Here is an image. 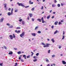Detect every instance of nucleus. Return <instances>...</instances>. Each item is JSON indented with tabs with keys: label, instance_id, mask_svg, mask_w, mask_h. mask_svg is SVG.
<instances>
[{
	"label": "nucleus",
	"instance_id": "nucleus-29",
	"mask_svg": "<svg viewBox=\"0 0 66 66\" xmlns=\"http://www.w3.org/2000/svg\"><path fill=\"white\" fill-rule=\"evenodd\" d=\"M36 56H38V55H39V53H37L36 54Z\"/></svg>",
	"mask_w": 66,
	"mask_h": 66
},
{
	"label": "nucleus",
	"instance_id": "nucleus-49",
	"mask_svg": "<svg viewBox=\"0 0 66 66\" xmlns=\"http://www.w3.org/2000/svg\"><path fill=\"white\" fill-rule=\"evenodd\" d=\"M25 7L26 8H27V7H29V6H26Z\"/></svg>",
	"mask_w": 66,
	"mask_h": 66
},
{
	"label": "nucleus",
	"instance_id": "nucleus-31",
	"mask_svg": "<svg viewBox=\"0 0 66 66\" xmlns=\"http://www.w3.org/2000/svg\"><path fill=\"white\" fill-rule=\"evenodd\" d=\"M13 28V26L12 25L11 26H10L9 27V28Z\"/></svg>",
	"mask_w": 66,
	"mask_h": 66
},
{
	"label": "nucleus",
	"instance_id": "nucleus-48",
	"mask_svg": "<svg viewBox=\"0 0 66 66\" xmlns=\"http://www.w3.org/2000/svg\"><path fill=\"white\" fill-rule=\"evenodd\" d=\"M59 49H61V46H59Z\"/></svg>",
	"mask_w": 66,
	"mask_h": 66
},
{
	"label": "nucleus",
	"instance_id": "nucleus-26",
	"mask_svg": "<svg viewBox=\"0 0 66 66\" xmlns=\"http://www.w3.org/2000/svg\"><path fill=\"white\" fill-rule=\"evenodd\" d=\"M55 6H56V5H52V7H55Z\"/></svg>",
	"mask_w": 66,
	"mask_h": 66
},
{
	"label": "nucleus",
	"instance_id": "nucleus-23",
	"mask_svg": "<svg viewBox=\"0 0 66 66\" xmlns=\"http://www.w3.org/2000/svg\"><path fill=\"white\" fill-rule=\"evenodd\" d=\"M42 45L43 46H45V44L44 43H42Z\"/></svg>",
	"mask_w": 66,
	"mask_h": 66
},
{
	"label": "nucleus",
	"instance_id": "nucleus-28",
	"mask_svg": "<svg viewBox=\"0 0 66 66\" xmlns=\"http://www.w3.org/2000/svg\"><path fill=\"white\" fill-rule=\"evenodd\" d=\"M31 53H32V54L31 55V56H33V54H34V53L32 52H31Z\"/></svg>",
	"mask_w": 66,
	"mask_h": 66
},
{
	"label": "nucleus",
	"instance_id": "nucleus-32",
	"mask_svg": "<svg viewBox=\"0 0 66 66\" xmlns=\"http://www.w3.org/2000/svg\"><path fill=\"white\" fill-rule=\"evenodd\" d=\"M58 24H59V25H60V24H62V23H61V22H59Z\"/></svg>",
	"mask_w": 66,
	"mask_h": 66
},
{
	"label": "nucleus",
	"instance_id": "nucleus-52",
	"mask_svg": "<svg viewBox=\"0 0 66 66\" xmlns=\"http://www.w3.org/2000/svg\"><path fill=\"white\" fill-rule=\"evenodd\" d=\"M11 8H9L8 9V10L9 11H11Z\"/></svg>",
	"mask_w": 66,
	"mask_h": 66
},
{
	"label": "nucleus",
	"instance_id": "nucleus-63",
	"mask_svg": "<svg viewBox=\"0 0 66 66\" xmlns=\"http://www.w3.org/2000/svg\"><path fill=\"white\" fill-rule=\"evenodd\" d=\"M17 64H18L17 63H15V65H17Z\"/></svg>",
	"mask_w": 66,
	"mask_h": 66
},
{
	"label": "nucleus",
	"instance_id": "nucleus-56",
	"mask_svg": "<svg viewBox=\"0 0 66 66\" xmlns=\"http://www.w3.org/2000/svg\"><path fill=\"white\" fill-rule=\"evenodd\" d=\"M46 45H50V44H46Z\"/></svg>",
	"mask_w": 66,
	"mask_h": 66
},
{
	"label": "nucleus",
	"instance_id": "nucleus-22",
	"mask_svg": "<svg viewBox=\"0 0 66 66\" xmlns=\"http://www.w3.org/2000/svg\"><path fill=\"white\" fill-rule=\"evenodd\" d=\"M57 6L59 7H60V6H61V5H60V4H58L57 5Z\"/></svg>",
	"mask_w": 66,
	"mask_h": 66
},
{
	"label": "nucleus",
	"instance_id": "nucleus-6",
	"mask_svg": "<svg viewBox=\"0 0 66 66\" xmlns=\"http://www.w3.org/2000/svg\"><path fill=\"white\" fill-rule=\"evenodd\" d=\"M15 32H16V33H19L20 32V30H18V31H17V30H16L15 31Z\"/></svg>",
	"mask_w": 66,
	"mask_h": 66
},
{
	"label": "nucleus",
	"instance_id": "nucleus-36",
	"mask_svg": "<svg viewBox=\"0 0 66 66\" xmlns=\"http://www.w3.org/2000/svg\"><path fill=\"white\" fill-rule=\"evenodd\" d=\"M6 24L7 26H10V24L9 23H7Z\"/></svg>",
	"mask_w": 66,
	"mask_h": 66
},
{
	"label": "nucleus",
	"instance_id": "nucleus-38",
	"mask_svg": "<svg viewBox=\"0 0 66 66\" xmlns=\"http://www.w3.org/2000/svg\"><path fill=\"white\" fill-rule=\"evenodd\" d=\"M34 8H32L31 9V11H34Z\"/></svg>",
	"mask_w": 66,
	"mask_h": 66
},
{
	"label": "nucleus",
	"instance_id": "nucleus-53",
	"mask_svg": "<svg viewBox=\"0 0 66 66\" xmlns=\"http://www.w3.org/2000/svg\"><path fill=\"white\" fill-rule=\"evenodd\" d=\"M21 62H23V59H21Z\"/></svg>",
	"mask_w": 66,
	"mask_h": 66
},
{
	"label": "nucleus",
	"instance_id": "nucleus-21",
	"mask_svg": "<svg viewBox=\"0 0 66 66\" xmlns=\"http://www.w3.org/2000/svg\"><path fill=\"white\" fill-rule=\"evenodd\" d=\"M4 5L5 6L4 7H6V5H7V4L6 3H5Z\"/></svg>",
	"mask_w": 66,
	"mask_h": 66
},
{
	"label": "nucleus",
	"instance_id": "nucleus-45",
	"mask_svg": "<svg viewBox=\"0 0 66 66\" xmlns=\"http://www.w3.org/2000/svg\"><path fill=\"white\" fill-rule=\"evenodd\" d=\"M54 3H56V2H57V1H56V0H55L54 1Z\"/></svg>",
	"mask_w": 66,
	"mask_h": 66
},
{
	"label": "nucleus",
	"instance_id": "nucleus-17",
	"mask_svg": "<svg viewBox=\"0 0 66 66\" xmlns=\"http://www.w3.org/2000/svg\"><path fill=\"white\" fill-rule=\"evenodd\" d=\"M51 40L52 41V42H53V43H54V38H53Z\"/></svg>",
	"mask_w": 66,
	"mask_h": 66
},
{
	"label": "nucleus",
	"instance_id": "nucleus-2",
	"mask_svg": "<svg viewBox=\"0 0 66 66\" xmlns=\"http://www.w3.org/2000/svg\"><path fill=\"white\" fill-rule=\"evenodd\" d=\"M17 4H18V5L19 6H20L21 5V6H22L23 7H25V6L24 5L22 4L21 3H17Z\"/></svg>",
	"mask_w": 66,
	"mask_h": 66
},
{
	"label": "nucleus",
	"instance_id": "nucleus-34",
	"mask_svg": "<svg viewBox=\"0 0 66 66\" xmlns=\"http://www.w3.org/2000/svg\"><path fill=\"white\" fill-rule=\"evenodd\" d=\"M65 38V36H63V38L62 39H64Z\"/></svg>",
	"mask_w": 66,
	"mask_h": 66
},
{
	"label": "nucleus",
	"instance_id": "nucleus-62",
	"mask_svg": "<svg viewBox=\"0 0 66 66\" xmlns=\"http://www.w3.org/2000/svg\"><path fill=\"white\" fill-rule=\"evenodd\" d=\"M35 57H36V56H34V59H35Z\"/></svg>",
	"mask_w": 66,
	"mask_h": 66
},
{
	"label": "nucleus",
	"instance_id": "nucleus-9",
	"mask_svg": "<svg viewBox=\"0 0 66 66\" xmlns=\"http://www.w3.org/2000/svg\"><path fill=\"white\" fill-rule=\"evenodd\" d=\"M62 64H66V62L64 61H62Z\"/></svg>",
	"mask_w": 66,
	"mask_h": 66
},
{
	"label": "nucleus",
	"instance_id": "nucleus-55",
	"mask_svg": "<svg viewBox=\"0 0 66 66\" xmlns=\"http://www.w3.org/2000/svg\"><path fill=\"white\" fill-rule=\"evenodd\" d=\"M43 17H42V19H42V21L43 20H44V19H43Z\"/></svg>",
	"mask_w": 66,
	"mask_h": 66
},
{
	"label": "nucleus",
	"instance_id": "nucleus-27",
	"mask_svg": "<svg viewBox=\"0 0 66 66\" xmlns=\"http://www.w3.org/2000/svg\"><path fill=\"white\" fill-rule=\"evenodd\" d=\"M52 57H54L55 56V55H52Z\"/></svg>",
	"mask_w": 66,
	"mask_h": 66
},
{
	"label": "nucleus",
	"instance_id": "nucleus-54",
	"mask_svg": "<svg viewBox=\"0 0 66 66\" xmlns=\"http://www.w3.org/2000/svg\"><path fill=\"white\" fill-rule=\"evenodd\" d=\"M53 65L54 66H55V63H53Z\"/></svg>",
	"mask_w": 66,
	"mask_h": 66
},
{
	"label": "nucleus",
	"instance_id": "nucleus-14",
	"mask_svg": "<svg viewBox=\"0 0 66 66\" xmlns=\"http://www.w3.org/2000/svg\"><path fill=\"white\" fill-rule=\"evenodd\" d=\"M22 24H23V25H24L25 24V22L24 21H22Z\"/></svg>",
	"mask_w": 66,
	"mask_h": 66
},
{
	"label": "nucleus",
	"instance_id": "nucleus-58",
	"mask_svg": "<svg viewBox=\"0 0 66 66\" xmlns=\"http://www.w3.org/2000/svg\"><path fill=\"white\" fill-rule=\"evenodd\" d=\"M14 50H17V48H14Z\"/></svg>",
	"mask_w": 66,
	"mask_h": 66
},
{
	"label": "nucleus",
	"instance_id": "nucleus-5",
	"mask_svg": "<svg viewBox=\"0 0 66 66\" xmlns=\"http://www.w3.org/2000/svg\"><path fill=\"white\" fill-rule=\"evenodd\" d=\"M59 32L57 30H56L54 32V34H56L57 33H59Z\"/></svg>",
	"mask_w": 66,
	"mask_h": 66
},
{
	"label": "nucleus",
	"instance_id": "nucleus-13",
	"mask_svg": "<svg viewBox=\"0 0 66 66\" xmlns=\"http://www.w3.org/2000/svg\"><path fill=\"white\" fill-rule=\"evenodd\" d=\"M4 19V18H2L1 19V21L2 22H3V21Z\"/></svg>",
	"mask_w": 66,
	"mask_h": 66
},
{
	"label": "nucleus",
	"instance_id": "nucleus-15",
	"mask_svg": "<svg viewBox=\"0 0 66 66\" xmlns=\"http://www.w3.org/2000/svg\"><path fill=\"white\" fill-rule=\"evenodd\" d=\"M23 57H24V59H26V57H27V56H26V55H23Z\"/></svg>",
	"mask_w": 66,
	"mask_h": 66
},
{
	"label": "nucleus",
	"instance_id": "nucleus-16",
	"mask_svg": "<svg viewBox=\"0 0 66 66\" xmlns=\"http://www.w3.org/2000/svg\"><path fill=\"white\" fill-rule=\"evenodd\" d=\"M10 52L9 53V54H13V52L11 51H9Z\"/></svg>",
	"mask_w": 66,
	"mask_h": 66
},
{
	"label": "nucleus",
	"instance_id": "nucleus-39",
	"mask_svg": "<svg viewBox=\"0 0 66 66\" xmlns=\"http://www.w3.org/2000/svg\"><path fill=\"white\" fill-rule=\"evenodd\" d=\"M20 29V27H17L16 28V29Z\"/></svg>",
	"mask_w": 66,
	"mask_h": 66
},
{
	"label": "nucleus",
	"instance_id": "nucleus-11",
	"mask_svg": "<svg viewBox=\"0 0 66 66\" xmlns=\"http://www.w3.org/2000/svg\"><path fill=\"white\" fill-rule=\"evenodd\" d=\"M57 23H58V22L57 21H56L55 22L54 24H55V25H57Z\"/></svg>",
	"mask_w": 66,
	"mask_h": 66
},
{
	"label": "nucleus",
	"instance_id": "nucleus-46",
	"mask_svg": "<svg viewBox=\"0 0 66 66\" xmlns=\"http://www.w3.org/2000/svg\"><path fill=\"white\" fill-rule=\"evenodd\" d=\"M50 50H49L48 51V53H50Z\"/></svg>",
	"mask_w": 66,
	"mask_h": 66
},
{
	"label": "nucleus",
	"instance_id": "nucleus-40",
	"mask_svg": "<svg viewBox=\"0 0 66 66\" xmlns=\"http://www.w3.org/2000/svg\"><path fill=\"white\" fill-rule=\"evenodd\" d=\"M43 9H44V7L42 6L41 8V10H43Z\"/></svg>",
	"mask_w": 66,
	"mask_h": 66
},
{
	"label": "nucleus",
	"instance_id": "nucleus-19",
	"mask_svg": "<svg viewBox=\"0 0 66 66\" xmlns=\"http://www.w3.org/2000/svg\"><path fill=\"white\" fill-rule=\"evenodd\" d=\"M37 20H38V21H39V22H41V20L40 19H37Z\"/></svg>",
	"mask_w": 66,
	"mask_h": 66
},
{
	"label": "nucleus",
	"instance_id": "nucleus-50",
	"mask_svg": "<svg viewBox=\"0 0 66 66\" xmlns=\"http://www.w3.org/2000/svg\"><path fill=\"white\" fill-rule=\"evenodd\" d=\"M44 18H46V15L44 16Z\"/></svg>",
	"mask_w": 66,
	"mask_h": 66
},
{
	"label": "nucleus",
	"instance_id": "nucleus-35",
	"mask_svg": "<svg viewBox=\"0 0 66 66\" xmlns=\"http://www.w3.org/2000/svg\"><path fill=\"white\" fill-rule=\"evenodd\" d=\"M31 19L32 21H34V18H32Z\"/></svg>",
	"mask_w": 66,
	"mask_h": 66
},
{
	"label": "nucleus",
	"instance_id": "nucleus-3",
	"mask_svg": "<svg viewBox=\"0 0 66 66\" xmlns=\"http://www.w3.org/2000/svg\"><path fill=\"white\" fill-rule=\"evenodd\" d=\"M24 35V32H23L20 35V36L21 37H23Z\"/></svg>",
	"mask_w": 66,
	"mask_h": 66
},
{
	"label": "nucleus",
	"instance_id": "nucleus-4",
	"mask_svg": "<svg viewBox=\"0 0 66 66\" xmlns=\"http://www.w3.org/2000/svg\"><path fill=\"white\" fill-rule=\"evenodd\" d=\"M9 37H10L11 39H13V37L12 35H10L9 36Z\"/></svg>",
	"mask_w": 66,
	"mask_h": 66
},
{
	"label": "nucleus",
	"instance_id": "nucleus-33",
	"mask_svg": "<svg viewBox=\"0 0 66 66\" xmlns=\"http://www.w3.org/2000/svg\"><path fill=\"white\" fill-rule=\"evenodd\" d=\"M18 54H21V52L20 51H19L18 52Z\"/></svg>",
	"mask_w": 66,
	"mask_h": 66
},
{
	"label": "nucleus",
	"instance_id": "nucleus-25",
	"mask_svg": "<svg viewBox=\"0 0 66 66\" xmlns=\"http://www.w3.org/2000/svg\"><path fill=\"white\" fill-rule=\"evenodd\" d=\"M37 61V59H35V60H33V61H34V62H36V61Z\"/></svg>",
	"mask_w": 66,
	"mask_h": 66
},
{
	"label": "nucleus",
	"instance_id": "nucleus-37",
	"mask_svg": "<svg viewBox=\"0 0 66 66\" xmlns=\"http://www.w3.org/2000/svg\"><path fill=\"white\" fill-rule=\"evenodd\" d=\"M22 20V19H20L19 20V21H20V22H21Z\"/></svg>",
	"mask_w": 66,
	"mask_h": 66
},
{
	"label": "nucleus",
	"instance_id": "nucleus-7",
	"mask_svg": "<svg viewBox=\"0 0 66 66\" xmlns=\"http://www.w3.org/2000/svg\"><path fill=\"white\" fill-rule=\"evenodd\" d=\"M29 16H30V17L31 18V17H32V16H33V15L31 13H29Z\"/></svg>",
	"mask_w": 66,
	"mask_h": 66
},
{
	"label": "nucleus",
	"instance_id": "nucleus-64",
	"mask_svg": "<svg viewBox=\"0 0 66 66\" xmlns=\"http://www.w3.org/2000/svg\"><path fill=\"white\" fill-rule=\"evenodd\" d=\"M27 19L28 20H29V17H28Z\"/></svg>",
	"mask_w": 66,
	"mask_h": 66
},
{
	"label": "nucleus",
	"instance_id": "nucleus-30",
	"mask_svg": "<svg viewBox=\"0 0 66 66\" xmlns=\"http://www.w3.org/2000/svg\"><path fill=\"white\" fill-rule=\"evenodd\" d=\"M38 33H39V34H40V33H41V31H38L37 32Z\"/></svg>",
	"mask_w": 66,
	"mask_h": 66
},
{
	"label": "nucleus",
	"instance_id": "nucleus-60",
	"mask_svg": "<svg viewBox=\"0 0 66 66\" xmlns=\"http://www.w3.org/2000/svg\"><path fill=\"white\" fill-rule=\"evenodd\" d=\"M61 6H63V4H62V3H61Z\"/></svg>",
	"mask_w": 66,
	"mask_h": 66
},
{
	"label": "nucleus",
	"instance_id": "nucleus-44",
	"mask_svg": "<svg viewBox=\"0 0 66 66\" xmlns=\"http://www.w3.org/2000/svg\"><path fill=\"white\" fill-rule=\"evenodd\" d=\"M18 12V10H15V12Z\"/></svg>",
	"mask_w": 66,
	"mask_h": 66
},
{
	"label": "nucleus",
	"instance_id": "nucleus-47",
	"mask_svg": "<svg viewBox=\"0 0 66 66\" xmlns=\"http://www.w3.org/2000/svg\"><path fill=\"white\" fill-rule=\"evenodd\" d=\"M54 27V26H52L51 27V28L52 29H53Z\"/></svg>",
	"mask_w": 66,
	"mask_h": 66
},
{
	"label": "nucleus",
	"instance_id": "nucleus-10",
	"mask_svg": "<svg viewBox=\"0 0 66 66\" xmlns=\"http://www.w3.org/2000/svg\"><path fill=\"white\" fill-rule=\"evenodd\" d=\"M35 35H36V34L35 33H32L31 34V35L32 36H34L35 37Z\"/></svg>",
	"mask_w": 66,
	"mask_h": 66
},
{
	"label": "nucleus",
	"instance_id": "nucleus-18",
	"mask_svg": "<svg viewBox=\"0 0 66 66\" xmlns=\"http://www.w3.org/2000/svg\"><path fill=\"white\" fill-rule=\"evenodd\" d=\"M50 18V15H49L48 16H47V18L48 19H49V18Z\"/></svg>",
	"mask_w": 66,
	"mask_h": 66
},
{
	"label": "nucleus",
	"instance_id": "nucleus-41",
	"mask_svg": "<svg viewBox=\"0 0 66 66\" xmlns=\"http://www.w3.org/2000/svg\"><path fill=\"white\" fill-rule=\"evenodd\" d=\"M4 47L5 49H7V47H5L4 46Z\"/></svg>",
	"mask_w": 66,
	"mask_h": 66
},
{
	"label": "nucleus",
	"instance_id": "nucleus-42",
	"mask_svg": "<svg viewBox=\"0 0 66 66\" xmlns=\"http://www.w3.org/2000/svg\"><path fill=\"white\" fill-rule=\"evenodd\" d=\"M30 55L28 56L27 57V59H28V58H29V57H30Z\"/></svg>",
	"mask_w": 66,
	"mask_h": 66
},
{
	"label": "nucleus",
	"instance_id": "nucleus-8",
	"mask_svg": "<svg viewBox=\"0 0 66 66\" xmlns=\"http://www.w3.org/2000/svg\"><path fill=\"white\" fill-rule=\"evenodd\" d=\"M29 4H33V2H31V1H30L29 2Z\"/></svg>",
	"mask_w": 66,
	"mask_h": 66
},
{
	"label": "nucleus",
	"instance_id": "nucleus-57",
	"mask_svg": "<svg viewBox=\"0 0 66 66\" xmlns=\"http://www.w3.org/2000/svg\"><path fill=\"white\" fill-rule=\"evenodd\" d=\"M63 35H64V34H65V31H63Z\"/></svg>",
	"mask_w": 66,
	"mask_h": 66
},
{
	"label": "nucleus",
	"instance_id": "nucleus-1",
	"mask_svg": "<svg viewBox=\"0 0 66 66\" xmlns=\"http://www.w3.org/2000/svg\"><path fill=\"white\" fill-rule=\"evenodd\" d=\"M13 9L12 8L11 9V13L9 12L7 13V14L8 16H10V15H12L13 14Z\"/></svg>",
	"mask_w": 66,
	"mask_h": 66
},
{
	"label": "nucleus",
	"instance_id": "nucleus-43",
	"mask_svg": "<svg viewBox=\"0 0 66 66\" xmlns=\"http://www.w3.org/2000/svg\"><path fill=\"white\" fill-rule=\"evenodd\" d=\"M3 63H0V66H2L3 65H2Z\"/></svg>",
	"mask_w": 66,
	"mask_h": 66
},
{
	"label": "nucleus",
	"instance_id": "nucleus-61",
	"mask_svg": "<svg viewBox=\"0 0 66 66\" xmlns=\"http://www.w3.org/2000/svg\"><path fill=\"white\" fill-rule=\"evenodd\" d=\"M52 10H51L50 11V13H51V12H52Z\"/></svg>",
	"mask_w": 66,
	"mask_h": 66
},
{
	"label": "nucleus",
	"instance_id": "nucleus-12",
	"mask_svg": "<svg viewBox=\"0 0 66 66\" xmlns=\"http://www.w3.org/2000/svg\"><path fill=\"white\" fill-rule=\"evenodd\" d=\"M46 61L47 63H49V60L47 58H46Z\"/></svg>",
	"mask_w": 66,
	"mask_h": 66
},
{
	"label": "nucleus",
	"instance_id": "nucleus-20",
	"mask_svg": "<svg viewBox=\"0 0 66 66\" xmlns=\"http://www.w3.org/2000/svg\"><path fill=\"white\" fill-rule=\"evenodd\" d=\"M38 27H36L35 29V31H36V30H37V29H38Z\"/></svg>",
	"mask_w": 66,
	"mask_h": 66
},
{
	"label": "nucleus",
	"instance_id": "nucleus-59",
	"mask_svg": "<svg viewBox=\"0 0 66 66\" xmlns=\"http://www.w3.org/2000/svg\"><path fill=\"white\" fill-rule=\"evenodd\" d=\"M47 66H50V64H48L47 65Z\"/></svg>",
	"mask_w": 66,
	"mask_h": 66
},
{
	"label": "nucleus",
	"instance_id": "nucleus-51",
	"mask_svg": "<svg viewBox=\"0 0 66 66\" xmlns=\"http://www.w3.org/2000/svg\"><path fill=\"white\" fill-rule=\"evenodd\" d=\"M45 22V21H44V20H43L42 21V23H44Z\"/></svg>",
	"mask_w": 66,
	"mask_h": 66
},
{
	"label": "nucleus",
	"instance_id": "nucleus-24",
	"mask_svg": "<svg viewBox=\"0 0 66 66\" xmlns=\"http://www.w3.org/2000/svg\"><path fill=\"white\" fill-rule=\"evenodd\" d=\"M13 38H15V34H13Z\"/></svg>",
	"mask_w": 66,
	"mask_h": 66
}]
</instances>
